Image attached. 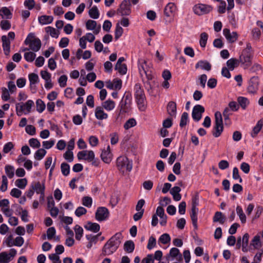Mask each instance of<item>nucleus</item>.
<instances>
[{"label": "nucleus", "instance_id": "obj_34", "mask_svg": "<svg viewBox=\"0 0 263 263\" xmlns=\"http://www.w3.org/2000/svg\"><path fill=\"white\" fill-rule=\"evenodd\" d=\"M46 151L44 148H39L34 154V158L37 160H42L46 154Z\"/></svg>", "mask_w": 263, "mask_h": 263}, {"label": "nucleus", "instance_id": "obj_18", "mask_svg": "<svg viewBox=\"0 0 263 263\" xmlns=\"http://www.w3.org/2000/svg\"><path fill=\"white\" fill-rule=\"evenodd\" d=\"M111 154L110 152V147L107 146V150L103 151L101 154V157L103 162L106 163H109L111 161Z\"/></svg>", "mask_w": 263, "mask_h": 263}, {"label": "nucleus", "instance_id": "obj_26", "mask_svg": "<svg viewBox=\"0 0 263 263\" xmlns=\"http://www.w3.org/2000/svg\"><path fill=\"white\" fill-rule=\"evenodd\" d=\"M39 22L42 25H46L51 24L53 17L52 16L43 15L38 17Z\"/></svg>", "mask_w": 263, "mask_h": 263}, {"label": "nucleus", "instance_id": "obj_32", "mask_svg": "<svg viewBox=\"0 0 263 263\" xmlns=\"http://www.w3.org/2000/svg\"><path fill=\"white\" fill-rule=\"evenodd\" d=\"M238 60L235 58H231L227 61V65L230 70H233L237 66Z\"/></svg>", "mask_w": 263, "mask_h": 263}, {"label": "nucleus", "instance_id": "obj_41", "mask_svg": "<svg viewBox=\"0 0 263 263\" xmlns=\"http://www.w3.org/2000/svg\"><path fill=\"white\" fill-rule=\"evenodd\" d=\"M123 33V28L120 26L119 23L116 24V29L115 31V39L116 40H118Z\"/></svg>", "mask_w": 263, "mask_h": 263}, {"label": "nucleus", "instance_id": "obj_2", "mask_svg": "<svg viewBox=\"0 0 263 263\" xmlns=\"http://www.w3.org/2000/svg\"><path fill=\"white\" fill-rule=\"evenodd\" d=\"M131 100V93L129 92H127V93H125L119 105L120 110L116 119V122L117 123H120L121 122L122 117H121V115L129 111Z\"/></svg>", "mask_w": 263, "mask_h": 263}, {"label": "nucleus", "instance_id": "obj_42", "mask_svg": "<svg viewBox=\"0 0 263 263\" xmlns=\"http://www.w3.org/2000/svg\"><path fill=\"white\" fill-rule=\"evenodd\" d=\"M36 110L40 112H42L45 109L46 105L44 102L41 99H37L36 101Z\"/></svg>", "mask_w": 263, "mask_h": 263}, {"label": "nucleus", "instance_id": "obj_12", "mask_svg": "<svg viewBox=\"0 0 263 263\" xmlns=\"http://www.w3.org/2000/svg\"><path fill=\"white\" fill-rule=\"evenodd\" d=\"M138 69L139 73L142 77L143 73L148 71L151 69L150 64H148L146 60L140 59L138 60Z\"/></svg>", "mask_w": 263, "mask_h": 263}, {"label": "nucleus", "instance_id": "obj_1", "mask_svg": "<svg viewBox=\"0 0 263 263\" xmlns=\"http://www.w3.org/2000/svg\"><path fill=\"white\" fill-rule=\"evenodd\" d=\"M122 238V233L120 232L113 235L104 245L102 250V255H109L115 252L119 247Z\"/></svg>", "mask_w": 263, "mask_h": 263}, {"label": "nucleus", "instance_id": "obj_6", "mask_svg": "<svg viewBox=\"0 0 263 263\" xmlns=\"http://www.w3.org/2000/svg\"><path fill=\"white\" fill-rule=\"evenodd\" d=\"M131 4L129 1L123 0L117 10V13L121 16L129 15L131 13Z\"/></svg>", "mask_w": 263, "mask_h": 263}, {"label": "nucleus", "instance_id": "obj_52", "mask_svg": "<svg viewBox=\"0 0 263 263\" xmlns=\"http://www.w3.org/2000/svg\"><path fill=\"white\" fill-rule=\"evenodd\" d=\"M29 144L34 148H39L41 146L40 142L36 138H31L29 140Z\"/></svg>", "mask_w": 263, "mask_h": 263}, {"label": "nucleus", "instance_id": "obj_10", "mask_svg": "<svg viewBox=\"0 0 263 263\" xmlns=\"http://www.w3.org/2000/svg\"><path fill=\"white\" fill-rule=\"evenodd\" d=\"M204 108L201 105L198 104L193 107L192 116L193 119L198 122L202 118V114L204 112Z\"/></svg>", "mask_w": 263, "mask_h": 263}, {"label": "nucleus", "instance_id": "obj_54", "mask_svg": "<svg viewBox=\"0 0 263 263\" xmlns=\"http://www.w3.org/2000/svg\"><path fill=\"white\" fill-rule=\"evenodd\" d=\"M97 26V22L95 21L89 20L86 23V27L87 30H94Z\"/></svg>", "mask_w": 263, "mask_h": 263}, {"label": "nucleus", "instance_id": "obj_33", "mask_svg": "<svg viewBox=\"0 0 263 263\" xmlns=\"http://www.w3.org/2000/svg\"><path fill=\"white\" fill-rule=\"evenodd\" d=\"M89 16L93 19H97L99 17V11L96 6H93L88 12Z\"/></svg>", "mask_w": 263, "mask_h": 263}, {"label": "nucleus", "instance_id": "obj_62", "mask_svg": "<svg viewBox=\"0 0 263 263\" xmlns=\"http://www.w3.org/2000/svg\"><path fill=\"white\" fill-rule=\"evenodd\" d=\"M55 229L54 227H50L47 231V236L48 239H51L55 234Z\"/></svg>", "mask_w": 263, "mask_h": 263}, {"label": "nucleus", "instance_id": "obj_31", "mask_svg": "<svg viewBox=\"0 0 263 263\" xmlns=\"http://www.w3.org/2000/svg\"><path fill=\"white\" fill-rule=\"evenodd\" d=\"M214 222H219L223 224L225 221V217L221 212H216L213 218Z\"/></svg>", "mask_w": 263, "mask_h": 263}, {"label": "nucleus", "instance_id": "obj_13", "mask_svg": "<svg viewBox=\"0 0 263 263\" xmlns=\"http://www.w3.org/2000/svg\"><path fill=\"white\" fill-rule=\"evenodd\" d=\"M223 34L228 41L230 43L235 42L238 38V34L236 32L231 33L229 29L224 28L223 30Z\"/></svg>", "mask_w": 263, "mask_h": 263}, {"label": "nucleus", "instance_id": "obj_22", "mask_svg": "<svg viewBox=\"0 0 263 263\" xmlns=\"http://www.w3.org/2000/svg\"><path fill=\"white\" fill-rule=\"evenodd\" d=\"M199 67H200L203 70L210 71L211 69L212 66L211 64L207 61L200 60L195 65L196 69Z\"/></svg>", "mask_w": 263, "mask_h": 263}, {"label": "nucleus", "instance_id": "obj_9", "mask_svg": "<svg viewBox=\"0 0 263 263\" xmlns=\"http://www.w3.org/2000/svg\"><path fill=\"white\" fill-rule=\"evenodd\" d=\"M109 215V211L106 208L100 206L96 211L95 218L98 221H102L108 218Z\"/></svg>", "mask_w": 263, "mask_h": 263}, {"label": "nucleus", "instance_id": "obj_14", "mask_svg": "<svg viewBox=\"0 0 263 263\" xmlns=\"http://www.w3.org/2000/svg\"><path fill=\"white\" fill-rule=\"evenodd\" d=\"M2 47L4 54L6 55H9L10 52V41L6 35L2 36Z\"/></svg>", "mask_w": 263, "mask_h": 263}, {"label": "nucleus", "instance_id": "obj_28", "mask_svg": "<svg viewBox=\"0 0 263 263\" xmlns=\"http://www.w3.org/2000/svg\"><path fill=\"white\" fill-rule=\"evenodd\" d=\"M237 101L239 105H240L243 109H246L250 104L249 100L247 98L243 97H238L237 99Z\"/></svg>", "mask_w": 263, "mask_h": 263}, {"label": "nucleus", "instance_id": "obj_53", "mask_svg": "<svg viewBox=\"0 0 263 263\" xmlns=\"http://www.w3.org/2000/svg\"><path fill=\"white\" fill-rule=\"evenodd\" d=\"M29 80L30 82V85L35 84L38 82L39 77L38 75L34 73H31L29 74Z\"/></svg>", "mask_w": 263, "mask_h": 263}, {"label": "nucleus", "instance_id": "obj_61", "mask_svg": "<svg viewBox=\"0 0 263 263\" xmlns=\"http://www.w3.org/2000/svg\"><path fill=\"white\" fill-rule=\"evenodd\" d=\"M64 158L69 162L73 160V155L72 151H67L64 154Z\"/></svg>", "mask_w": 263, "mask_h": 263}, {"label": "nucleus", "instance_id": "obj_15", "mask_svg": "<svg viewBox=\"0 0 263 263\" xmlns=\"http://www.w3.org/2000/svg\"><path fill=\"white\" fill-rule=\"evenodd\" d=\"M156 214L157 216H159L161 219L160 224L162 226L166 225L167 222V216L164 213V210L162 206H158L157 208Z\"/></svg>", "mask_w": 263, "mask_h": 263}, {"label": "nucleus", "instance_id": "obj_7", "mask_svg": "<svg viewBox=\"0 0 263 263\" xmlns=\"http://www.w3.org/2000/svg\"><path fill=\"white\" fill-rule=\"evenodd\" d=\"M193 10L195 14L202 15L210 13L213 10V7L211 5L198 4L193 7Z\"/></svg>", "mask_w": 263, "mask_h": 263}, {"label": "nucleus", "instance_id": "obj_51", "mask_svg": "<svg viewBox=\"0 0 263 263\" xmlns=\"http://www.w3.org/2000/svg\"><path fill=\"white\" fill-rule=\"evenodd\" d=\"M159 241L162 244L165 245L170 242L171 241V237L169 234L164 233L160 236Z\"/></svg>", "mask_w": 263, "mask_h": 263}, {"label": "nucleus", "instance_id": "obj_49", "mask_svg": "<svg viewBox=\"0 0 263 263\" xmlns=\"http://www.w3.org/2000/svg\"><path fill=\"white\" fill-rule=\"evenodd\" d=\"M82 204L87 208H90L92 205V199L89 196H84L82 199Z\"/></svg>", "mask_w": 263, "mask_h": 263}, {"label": "nucleus", "instance_id": "obj_30", "mask_svg": "<svg viewBox=\"0 0 263 263\" xmlns=\"http://www.w3.org/2000/svg\"><path fill=\"white\" fill-rule=\"evenodd\" d=\"M32 189L35 191L37 194H39L42 192V191H45V187L44 182L41 184L40 182L34 183V184H32L31 185Z\"/></svg>", "mask_w": 263, "mask_h": 263}, {"label": "nucleus", "instance_id": "obj_55", "mask_svg": "<svg viewBox=\"0 0 263 263\" xmlns=\"http://www.w3.org/2000/svg\"><path fill=\"white\" fill-rule=\"evenodd\" d=\"M2 99L4 101H7L10 99V94L8 90L5 87L2 88Z\"/></svg>", "mask_w": 263, "mask_h": 263}, {"label": "nucleus", "instance_id": "obj_44", "mask_svg": "<svg viewBox=\"0 0 263 263\" xmlns=\"http://www.w3.org/2000/svg\"><path fill=\"white\" fill-rule=\"evenodd\" d=\"M27 184V180L26 178L18 179L15 181V185L18 188L24 189Z\"/></svg>", "mask_w": 263, "mask_h": 263}, {"label": "nucleus", "instance_id": "obj_37", "mask_svg": "<svg viewBox=\"0 0 263 263\" xmlns=\"http://www.w3.org/2000/svg\"><path fill=\"white\" fill-rule=\"evenodd\" d=\"M74 230L76 233V239L80 240L82 238L83 234V230L82 228L77 224L74 227Z\"/></svg>", "mask_w": 263, "mask_h": 263}, {"label": "nucleus", "instance_id": "obj_60", "mask_svg": "<svg viewBox=\"0 0 263 263\" xmlns=\"http://www.w3.org/2000/svg\"><path fill=\"white\" fill-rule=\"evenodd\" d=\"M67 77L66 75L61 76L58 80V82L60 84V87H65L67 85Z\"/></svg>", "mask_w": 263, "mask_h": 263}, {"label": "nucleus", "instance_id": "obj_43", "mask_svg": "<svg viewBox=\"0 0 263 263\" xmlns=\"http://www.w3.org/2000/svg\"><path fill=\"white\" fill-rule=\"evenodd\" d=\"M10 260V257L6 252L0 253V263H9Z\"/></svg>", "mask_w": 263, "mask_h": 263}, {"label": "nucleus", "instance_id": "obj_19", "mask_svg": "<svg viewBox=\"0 0 263 263\" xmlns=\"http://www.w3.org/2000/svg\"><path fill=\"white\" fill-rule=\"evenodd\" d=\"M199 209H192L190 212V217L192 220V224L195 230H197V215L198 213Z\"/></svg>", "mask_w": 263, "mask_h": 263}, {"label": "nucleus", "instance_id": "obj_48", "mask_svg": "<svg viewBox=\"0 0 263 263\" xmlns=\"http://www.w3.org/2000/svg\"><path fill=\"white\" fill-rule=\"evenodd\" d=\"M189 119V115L186 112H184L181 117L179 125L181 127H183L187 124Z\"/></svg>", "mask_w": 263, "mask_h": 263}, {"label": "nucleus", "instance_id": "obj_21", "mask_svg": "<svg viewBox=\"0 0 263 263\" xmlns=\"http://www.w3.org/2000/svg\"><path fill=\"white\" fill-rule=\"evenodd\" d=\"M176 10V7L174 3H169L165 6L164 10V13L166 16L168 17L171 16V14L175 12Z\"/></svg>", "mask_w": 263, "mask_h": 263}, {"label": "nucleus", "instance_id": "obj_59", "mask_svg": "<svg viewBox=\"0 0 263 263\" xmlns=\"http://www.w3.org/2000/svg\"><path fill=\"white\" fill-rule=\"evenodd\" d=\"M87 213V210L82 206L78 207L75 211V214L78 217H81L82 215Z\"/></svg>", "mask_w": 263, "mask_h": 263}, {"label": "nucleus", "instance_id": "obj_40", "mask_svg": "<svg viewBox=\"0 0 263 263\" xmlns=\"http://www.w3.org/2000/svg\"><path fill=\"white\" fill-rule=\"evenodd\" d=\"M5 172L9 178L13 177L14 175V168L13 166L10 165H6L5 166Z\"/></svg>", "mask_w": 263, "mask_h": 263}, {"label": "nucleus", "instance_id": "obj_63", "mask_svg": "<svg viewBox=\"0 0 263 263\" xmlns=\"http://www.w3.org/2000/svg\"><path fill=\"white\" fill-rule=\"evenodd\" d=\"M49 258L53 263H62L60 257L56 254H51L49 255Z\"/></svg>", "mask_w": 263, "mask_h": 263}, {"label": "nucleus", "instance_id": "obj_20", "mask_svg": "<svg viewBox=\"0 0 263 263\" xmlns=\"http://www.w3.org/2000/svg\"><path fill=\"white\" fill-rule=\"evenodd\" d=\"M84 228L88 231L97 233L99 231L100 227V225L97 223H92L90 221H88L84 226Z\"/></svg>", "mask_w": 263, "mask_h": 263}, {"label": "nucleus", "instance_id": "obj_38", "mask_svg": "<svg viewBox=\"0 0 263 263\" xmlns=\"http://www.w3.org/2000/svg\"><path fill=\"white\" fill-rule=\"evenodd\" d=\"M115 69L118 70V72L121 75L125 74L127 70V66L125 64H120L117 67L116 64Z\"/></svg>", "mask_w": 263, "mask_h": 263}, {"label": "nucleus", "instance_id": "obj_4", "mask_svg": "<svg viewBox=\"0 0 263 263\" xmlns=\"http://www.w3.org/2000/svg\"><path fill=\"white\" fill-rule=\"evenodd\" d=\"M215 126L212 134L215 138L219 137L223 130V121L221 114L219 111L215 113Z\"/></svg>", "mask_w": 263, "mask_h": 263}, {"label": "nucleus", "instance_id": "obj_35", "mask_svg": "<svg viewBox=\"0 0 263 263\" xmlns=\"http://www.w3.org/2000/svg\"><path fill=\"white\" fill-rule=\"evenodd\" d=\"M236 213L239 216L240 220L242 223H245L246 222V216L244 214L243 210L241 206H237L236 207Z\"/></svg>", "mask_w": 263, "mask_h": 263}, {"label": "nucleus", "instance_id": "obj_56", "mask_svg": "<svg viewBox=\"0 0 263 263\" xmlns=\"http://www.w3.org/2000/svg\"><path fill=\"white\" fill-rule=\"evenodd\" d=\"M156 245V240L154 237L151 236L148 239L147 248L149 250L152 249Z\"/></svg>", "mask_w": 263, "mask_h": 263}, {"label": "nucleus", "instance_id": "obj_16", "mask_svg": "<svg viewBox=\"0 0 263 263\" xmlns=\"http://www.w3.org/2000/svg\"><path fill=\"white\" fill-rule=\"evenodd\" d=\"M167 112L170 116L176 118L177 106L175 102L170 101L168 103L167 105Z\"/></svg>", "mask_w": 263, "mask_h": 263}, {"label": "nucleus", "instance_id": "obj_25", "mask_svg": "<svg viewBox=\"0 0 263 263\" xmlns=\"http://www.w3.org/2000/svg\"><path fill=\"white\" fill-rule=\"evenodd\" d=\"M95 116L97 119L103 120L107 118L108 115L104 112L100 106H98L96 108Z\"/></svg>", "mask_w": 263, "mask_h": 263}, {"label": "nucleus", "instance_id": "obj_11", "mask_svg": "<svg viewBox=\"0 0 263 263\" xmlns=\"http://www.w3.org/2000/svg\"><path fill=\"white\" fill-rule=\"evenodd\" d=\"M258 86V78L257 77H252L249 83L247 90L250 93H254L256 92Z\"/></svg>", "mask_w": 263, "mask_h": 263}, {"label": "nucleus", "instance_id": "obj_36", "mask_svg": "<svg viewBox=\"0 0 263 263\" xmlns=\"http://www.w3.org/2000/svg\"><path fill=\"white\" fill-rule=\"evenodd\" d=\"M0 15L5 16L7 19H10L12 17V14L8 8L3 7L0 10Z\"/></svg>", "mask_w": 263, "mask_h": 263}, {"label": "nucleus", "instance_id": "obj_46", "mask_svg": "<svg viewBox=\"0 0 263 263\" xmlns=\"http://www.w3.org/2000/svg\"><path fill=\"white\" fill-rule=\"evenodd\" d=\"M208 39V35L206 33L202 32L201 33L199 43L201 47L204 48L205 47Z\"/></svg>", "mask_w": 263, "mask_h": 263}, {"label": "nucleus", "instance_id": "obj_29", "mask_svg": "<svg viewBox=\"0 0 263 263\" xmlns=\"http://www.w3.org/2000/svg\"><path fill=\"white\" fill-rule=\"evenodd\" d=\"M103 108L108 111L112 110L115 107V103L111 100H108L102 104Z\"/></svg>", "mask_w": 263, "mask_h": 263}, {"label": "nucleus", "instance_id": "obj_23", "mask_svg": "<svg viewBox=\"0 0 263 263\" xmlns=\"http://www.w3.org/2000/svg\"><path fill=\"white\" fill-rule=\"evenodd\" d=\"M263 126V118L258 121L256 125L253 127L252 132L251 134L253 138L255 137L258 133L260 131Z\"/></svg>", "mask_w": 263, "mask_h": 263}, {"label": "nucleus", "instance_id": "obj_50", "mask_svg": "<svg viewBox=\"0 0 263 263\" xmlns=\"http://www.w3.org/2000/svg\"><path fill=\"white\" fill-rule=\"evenodd\" d=\"M136 124L137 122L136 120L134 118H130L125 122L124 125V128L125 129H128L130 128L136 126Z\"/></svg>", "mask_w": 263, "mask_h": 263}, {"label": "nucleus", "instance_id": "obj_45", "mask_svg": "<svg viewBox=\"0 0 263 263\" xmlns=\"http://www.w3.org/2000/svg\"><path fill=\"white\" fill-rule=\"evenodd\" d=\"M35 57V53L31 51L25 52L24 54V59L28 62H33L34 60Z\"/></svg>", "mask_w": 263, "mask_h": 263}, {"label": "nucleus", "instance_id": "obj_64", "mask_svg": "<svg viewBox=\"0 0 263 263\" xmlns=\"http://www.w3.org/2000/svg\"><path fill=\"white\" fill-rule=\"evenodd\" d=\"M141 263H154L153 254H148L146 257L142 259Z\"/></svg>", "mask_w": 263, "mask_h": 263}, {"label": "nucleus", "instance_id": "obj_39", "mask_svg": "<svg viewBox=\"0 0 263 263\" xmlns=\"http://www.w3.org/2000/svg\"><path fill=\"white\" fill-rule=\"evenodd\" d=\"M61 169L63 175L67 176L69 175L70 172V165L68 163L66 162L62 163L61 165Z\"/></svg>", "mask_w": 263, "mask_h": 263}, {"label": "nucleus", "instance_id": "obj_58", "mask_svg": "<svg viewBox=\"0 0 263 263\" xmlns=\"http://www.w3.org/2000/svg\"><path fill=\"white\" fill-rule=\"evenodd\" d=\"M14 147V144L12 142H9L4 146L3 152L5 153H8Z\"/></svg>", "mask_w": 263, "mask_h": 263}, {"label": "nucleus", "instance_id": "obj_24", "mask_svg": "<svg viewBox=\"0 0 263 263\" xmlns=\"http://www.w3.org/2000/svg\"><path fill=\"white\" fill-rule=\"evenodd\" d=\"M259 235H255L250 243V247H253L254 249H259L262 246V243L260 239Z\"/></svg>", "mask_w": 263, "mask_h": 263}, {"label": "nucleus", "instance_id": "obj_57", "mask_svg": "<svg viewBox=\"0 0 263 263\" xmlns=\"http://www.w3.org/2000/svg\"><path fill=\"white\" fill-rule=\"evenodd\" d=\"M232 176H233V178L234 180L238 179L239 182L240 183H241L242 182V180L239 174V171L237 167H235L233 168Z\"/></svg>", "mask_w": 263, "mask_h": 263}, {"label": "nucleus", "instance_id": "obj_47", "mask_svg": "<svg viewBox=\"0 0 263 263\" xmlns=\"http://www.w3.org/2000/svg\"><path fill=\"white\" fill-rule=\"evenodd\" d=\"M45 31L47 33H50V35L53 37L57 38L59 36V32L56 29L52 27L48 26L45 28Z\"/></svg>", "mask_w": 263, "mask_h": 263}, {"label": "nucleus", "instance_id": "obj_17", "mask_svg": "<svg viewBox=\"0 0 263 263\" xmlns=\"http://www.w3.org/2000/svg\"><path fill=\"white\" fill-rule=\"evenodd\" d=\"M28 45L29 46L30 49L33 51L37 52L40 49L42 43L39 39H35Z\"/></svg>", "mask_w": 263, "mask_h": 263}, {"label": "nucleus", "instance_id": "obj_8", "mask_svg": "<svg viewBox=\"0 0 263 263\" xmlns=\"http://www.w3.org/2000/svg\"><path fill=\"white\" fill-rule=\"evenodd\" d=\"M253 57V53L247 52V51H242L238 60L245 67V68H248L252 65V61Z\"/></svg>", "mask_w": 263, "mask_h": 263}, {"label": "nucleus", "instance_id": "obj_27", "mask_svg": "<svg viewBox=\"0 0 263 263\" xmlns=\"http://www.w3.org/2000/svg\"><path fill=\"white\" fill-rule=\"evenodd\" d=\"M124 250L125 252L131 253L135 249V243L132 240H127L124 244Z\"/></svg>", "mask_w": 263, "mask_h": 263}, {"label": "nucleus", "instance_id": "obj_5", "mask_svg": "<svg viewBox=\"0 0 263 263\" xmlns=\"http://www.w3.org/2000/svg\"><path fill=\"white\" fill-rule=\"evenodd\" d=\"M116 164L118 170L123 173L125 170L128 172H130L132 170V161H130L126 156L119 157L117 159Z\"/></svg>", "mask_w": 263, "mask_h": 263}, {"label": "nucleus", "instance_id": "obj_3", "mask_svg": "<svg viewBox=\"0 0 263 263\" xmlns=\"http://www.w3.org/2000/svg\"><path fill=\"white\" fill-rule=\"evenodd\" d=\"M135 97L136 101L141 111H144L146 108V97L143 89L140 84L137 83L134 86Z\"/></svg>", "mask_w": 263, "mask_h": 263}]
</instances>
